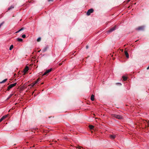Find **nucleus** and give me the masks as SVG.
<instances>
[{
    "label": "nucleus",
    "mask_w": 149,
    "mask_h": 149,
    "mask_svg": "<svg viewBox=\"0 0 149 149\" xmlns=\"http://www.w3.org/2000/svg\"><path fill=\"white\" fill-rule=\"evenodd\" d=\"M24 28H21L20 30H19L20 31H21L23 30L24 29Z\"/></svg>",
    "instance_id": "4be33fe9"
},
{
    "label": "nucleus",
    "mask_w": 149,
    "mask_h": 149,
    "mask_svg": "<svg viewBox=\"0 0 149 149\" xmlns=\"http://www.w3.org/2000/svg\"><path fill=\"white\" fill-rule=\"evenodd\" d=\"M12 96V94H10L9 97L7 98V100H8Z\"/></svg>",
    "instance_id": "6ab92c4d"
},
{
    "label": "nucleus",
    "mask_w": 149,
    "mask_h": 149,
    "mask_svg": "<svg viewBox=\"0 0 149 149\" xmlns=\"http://www.w3.org/2000/svg\"><path fill=\"white\" fill-rule=\"evenodd\" d=\"M29 70V67L27 66H26L24 69V74H25V73L28 71Z\"/></svg>",
    "instance_id": "423d86ee"
},
{
    "label": "nucleus",
    "mask_w": 149,
    "mask_h": 149,
    "mask_svg": "<svg viewBox=\"0 0 149 149\" xmlns=\"http://www.w3.org/2000/svg\"><path fill=\"white\" fill-rule=\"evenodd\" d=\"M37 83H38V81H36L35 82H34V83L35 85Z\"/></svg>",
    "instance_id": "393cba45"
},
{
    "label": "nucleus",
    "mask_w": 149,
    "mask_h": 149,
    "mask_svg": "<svg viewBox=\"0 0 149 149\" xmlns=\"http://www.w3.org/2000/svg\"><path fill=\"white\" fill-rule=\"evenodd\" d=\"M144 28V26H139L136 29V30L138 31L143 30Z\"/></svg>",
    "instance_id": "39448f33"
},
{
    "label": "nucleus",
    "mask_w": 149,
    "mask_h": 149,
    "mask_svg": "<svg viewBox=\"0 0 149 149\" xmlns=\"http://www.w3.org/2000/svg\"><path fill=\"white\" fill-rule=\"evenodd\" d=\"M20 31L19 30L18 31H17L15 32V33H18Z\"/></svg>",
    "instance_id": "b1692460"
},
{
    "label": "nucleus",
    "mask_w": 149,
    "mask_h": 149,
    "mask_svg": "<svg viewBox=\"0 0 149 149\" xmlns=\"http://www.w3.org/2000/svg\"><path fill=\"white\" fill-rule=\"evenodd\" d=\"M17 40L18 41L21 42L23 40L22 38H17Z\"/></svg>",
    "instance_id": "ddd939ff"
},
{
    "label": "nucleus",
    "mask_w": 149,
    "mask_h": 149,
    "mask_svg": "<svg viewBox=\"0 0 149 149\" xmlns=\"http://www.w3.org/2000/svg\"><path fill=\"white\" fill-rule=\"evenodd\" d=\"M122 78L124 81H126L127 79V77L125 76H122Z\"/></svg>",
    "instance_id": "f8f14e48"
},
{
    "label": "nucleus",
    "mask_w": 149,
    "mask_h": 149,
    "mask_svg": "<svg viewBox=\"0 0 149 149\" xmlns=\"http://www.w3.org/2000/svg\"><path fill=\"white\" fill-rule=\"evenodd\" d=\"M17 83H15L14 84H11L8 87L7 90L8 91H9L10 89L13 88V87H14V86H15V85H16Z\"/></svg>",
    "instance_id": "7ed1b4c3"
},
{
    "label": "nucleus",
    "mask_w": 149,
    "mask_h": 149,
    "mask_svg": "<svg viewBox=\"0 0 149 149\" xmlns=\"http://www.w3.org/2000/svg\"><path fill=\"white\" fill-rule=\"evenodd\" d=\"M117 29L116 27V26H115L114 27H113L111 28L110 29H109L108 31V33H110L111 32L113 31H114L115 30H116Z\"/></svg>",
    "instance_id": "20e7f679"
},
{
    "label": "nucleus",
    "mask_w": 149,
    "mask_h": 149,
    "mask_svg": "<svg viewBox=\"0 0 149 149\" xmlns=\"http://www.w3.org/2000/svg\"><path fill=\"white\" fill-rule=\"evenodd\" d=\"M36 81H38H38H39V79H38Z\"/></svg>",
    "instance_id": "c756f323"
},
{
    "label": "nucleus",
    "mask_w": 149,
    "mask_h": 149,
    "mask_svg": "<svg viewBox=\"0 0 149 149\" xmlns=\"http://www.w3.org/2000/svg\"><path fill=\"white\" fill-rule=\"evenodd\" d=\"M47 49V48H44L43 49V51L44 52Z\"/></svg>",
    "instance_id": "5701e85b"
},
{
    "label": "nucleus",
    "mask_w": 149,
    "mask_h": 149,
    "mask_svg": "<svg viewBox=\"0 0 149 149\" xmlns=\"http://www.w3.org/2000/svg\"><path fill=\"white\" fill-rule=\"evenodd\" d=\"M41 38L40 37L38 38L37 39V41L38 42H39L40 41Z\"/></svg>",
    "instance_id": "aec40b11"
},
{
    "label": "nucleus",
    "mask_w": 149,
    "mask_h": 149,
    "mask_svg": "<svg viewBox=\"0 0 149 149\" xmlns=\"http://www.w3.org/2000/svg\"><path fill=\"white\" fill-rule=\"evenodd\" d=\"M13 45H11L9 48V50H11L13 49Z\"/></svg>",
    "instance_id": "dca6fc26"
},
{
    "label": "nucleus",
    "mask_w": 149,
    "mask_h": 149,
    "mask_svg": "<svg viewBox=\"0 0 149 149\" xmlns=\"http://www.w3.org/2000/svg\"><path fill=\"white\" fill-rule=\"evenodd\" d=\"M94 127L92 125H90L89 126V127L90 129H93Z\"/></svg>",
    "instance_id": "f3484780"
},
{
    "label": "nucleus",
    "mask_w": 149,
    "mask_h": 149,
    "mask_svg": "<svg viewBox=\"0 0 149 149\" xmlns=\"http://www.w3.org/2000/svg\"><path fill=\"white\" fill-rule=\"evenodd\" d=\"M7 115H6L5 116H3L0 119V122H1L3 120L5 119L7 117Z\"/></svg>",
    "instance_id": "6e6552de"
},
{
    "label": "nucleus",
    "mask_w": 149,
    "mask_h": 149,
    "mask_svg": "<svg viewBox=\"0 0 149 149\" xmlns=\"http://www.w3.org/2000/svg\"><path fill=\"white\" fill-rule=\"evenodd\" d=\"M35 85L34 82L32 83L30 85V86H31V87H33Z\"/></svg>",
    "instance_id": "a211bd4d"
},
{
    "label": "nucleus",
    "mask_w": 149,
    "mask_h": 149,
    "mask_svg": "<svg viewBox=\"0 0 149 149\" xmlns=\"http://www.w3.org/2000/svg\"><path fill=\"white\" fill-rule=\"evenodd\" d=\"M78 148L79 149H81V148H82V147H80V146H79Z\"/></svg>",
    "instance_id": "a878e982"
},
{
    "label": "nucleus",
    "mask_w": 149,
    "mask_h": 149,
    "mask_svg": "<svg viewBox=\"0 0 149 149\" xmlns=\"http://www.w3.org/2000/svg\"><path fill=\"white\" fill-rule=\"evenodd\" d=\"M14 8V6H12L10 7L9 8H8V10H11L12 9H13V8Z\"/></svg>",
    "instance_id": "4468645a"
},
{
    "label": "nucleus",
    "mask_w": 149,
    "mask_h": 149,
    "mask_svg": "<svg viewBox=\"0 0 149 149\" xmlns=\"http://www.w3.org/2000/svg\"><path fill=\"white\" fill-rule=\"evenodd\" d=\"M86 49H88V45H87L86 46Z\"/></svg>",
    "instance_id": "bb28decb"
},
{
    "label": "nucleus",
    "mask_w": 149,
    "mask_h": 149,
    "mask_svg": "<svg viewBox=\"0 0 149 149\" xmlns=\"http://www.w3.org/2000/svg\"><path fill=\"white\" fill-rule=\"evenodd\" d=\"M22 37L23 38H25L26 36L25 34H24L22 36Z\"/></svg>",
    "instance_id": "412c9836"
},
{
    "label": "nucleus",
    "mask_w": 149,
    "mask_h": 149,
    "mask_svg": "<svg viewBox=\"0 0 149 149\" xmlns=\"http://www.w3.org/2000/svg\"><path fill=\"white\" fill-rule=\"evenodd\" d=\"M112 116L113 117H114L119 119H122L123 118V116L121 115H118L116 114H112Z\"/></svg>",
    "instance_id": "f257e3e1"
},
{
    "label": "nucleus",
    "mask_w": 149,
    "mask_h": 149,
    "mask_svg": "<svg viewBox=\"0 0 149 149\" xmlns=\"http://www.w3.org/2000/svg\"><path fill=\"white\" fill-rule=\"evenodd\" d=\"M130 1V0H128V2H129Z\"/></svg>",
    "instance_id": "7c9ffc66"
},
{
    "label": "nucleus",
    "mask_w": 149,
    "mask_h": 149,
    "mask_svg": "<svg viewBox=\"0 0 149 149\" xmlns=\"http://www.w3.org/2000/svg\"><path fill=\"white\" fill-rule=\"evenodd\" d=\"M125 54L127 58H129V56L128 53L127 51H125Z\"/></svg>",
    "instance_id": "9d476101"
},
{
    "label": "nucleus",
    "mask_w": 149,
    "mask_h": 149,
    "mask_svg": "<svg viewBox=\"0 0 149 149\" xmlns=\"http://www.w3.org/2000/svg\"><path fill=\"white\" fill-rule=\"evenodd\" d=\"M91 99L92 101H93L94 100V96L93 95H91Z\"/></svg>",
    "instance_id": "9b49d317"
},
{
    "label": "nucleus",
    "mask_w": 149,
    "mask_h": 149,
    "mask_svg": "<svg viewBox=\"0 0 149 149\" xmlns=\"http://www.w3.org/2000/svg\"><path fill=\"white\" fill-rule=\"evenodd\" d=\"M94 11V10L92 9H90L88 10L86 13V14L88 16L90 15L91 14L93 13Z\"/></svg>",
    "instance_id": "f03ea898"
},
{
    "label": "nucleus",
    "mask_w": 149,
    "mask_h": 149,
    "mask_svg": "<svg viewBox=\"0 0 149 149\" xmlns=\"http://www.w3.org/2000/svg\"><path fill=\"white\" fill-rule=\"evenodd\" d=\"M120 84V85H121V84L120 83H117L116 84Z\"/></svg>",
    "instance_id": "c85d7f7f"
},
{
    "label": "nucleus",
    "mask_w": 149,
    "mask_h": 149,
    "mask_svg": "<svg viewBox=\"0 0 149 149\" xmlns=\"http://www.w3.org/2000/svg\"><path fill=\"white\" fill-rule=\"evenodd\" d=\"M48 1H53V0H48Z\"/></svg>",
    "instance_id": "cd10ccee"
},
{
    "label": "nucleus",
    "mask_w": 149,
    "mask_h": 149,
    "mask_svg": "<svg viewBox=\"0 0 149 149\" xmlns=\"http://www.w3.org/2000/svg\"><path fill=\"white\" fill-rule=\"evenodd\" d=\"M116 136L114 135H111L110 136V137L111 139H114Z\"/></svg>",
    "instance_id": "1a4fd4ad"
},
{
    "label": "nucleus",
    "mask_w": 149,
    "mask_h": 149,
    "mask_svg": "<svg viewBox=\"0 0 149 149\" xmlns=\"http://www.w3.org/2000/svg\"><path fill=\"white\" fill-rule=\"evenodd\" d=\"M52 69H48V70H47L43 74V75H44L46 74H47L49 73V72H50L52 70Z\"/></svg>",
    "instance_id": "0eeeda50"
},
{
    "label": "nucleus",
    "mask_w": 149,
    "mask_h": 149,
    "mask_svg": "<svg viewBox=\"0 0 149 149\" xmlns=\"http://www.w3.org/2000/svg\"><path fill=\"white\" fill-rule=\"evenodd\" d=\"M7 80V79H4L2 81L0 82V84H2L4 83Z\"/></svg>",
    "instance_id": "2eb2a0df"
},
{
    "label": "nucleus",
    "mask_w": 149,
    "mask_h": 149,
    "mask_svg": "<svg viewBox=\"0 0 149 149\" xmlns=\"http://www.w3.org/2000/svg\"><path fill=\"white\" fill-rule=\"evenodd\" d=\"M59 64L60 65H61V64Z\"/></svg>",
    "instance_id": "2f4dec72"
}]
</instances>
